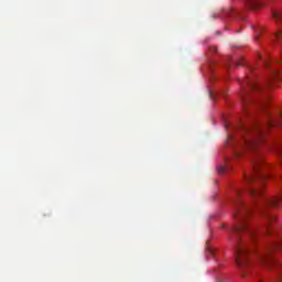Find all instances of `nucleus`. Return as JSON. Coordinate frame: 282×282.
Listing matches in <instances>:
<instances>
[{
	"instance_id": "nucleus-1",
	"label": "nucleus",
	"mask_w": 282,
	"mask_h": 282,
	"mask_svg": "<svg viewBox=\"0 0 282 282\" xmlns=\"http://www.w3.org/2000/svg\"><path fill=\"white\" fill-rule=\"evenodd\" d=\"M254 173L247 176L248 184H258L257 187H249L248 193L254 199V204L259 210H261L265 224L262 227L253 228L248 224V216L252 213V208L246 206L243 200L238 198L235 202L234 217L237 219V225L232 228L234 235H236L237 248H236V263L238 268H246L252 261V257H256L258 263L265 265L269 270L276 271L279 274L282 272V264L280 261L274 260V252L282 250V237L274 236L271 241L263 242L259 247L250 248L248 245L241 241V236L250 238L253 245L257 243V239H261L262 235H272L270 226L276 221V217L272 214H268L265 208H279L282 204V194L274 198H263V182L268 180V175L259 172L260 160L253 161Z\"/></svg>"
},
{
	"instance_id": "nucleus-2",
	"label": "nucleus",
	"mask_w": 282,
	"mask_h": 282,
	"mask_svg": "<svg viewBox=\"0 0 282 282\" xmlns=\"http://www.w3.org/2000/svg\"><path fill=\"white\" fill-rule=\"evenodd\" d=\"M268 117L269 120L265 124L253 122L251 128L242 126L243 149L254 151L257 147L263 142V135H265V131H268L270 127H273V124H281V122H279V120H276L271 115Z\"/></svg>"
},
{
	"instance_id": "nucleus-3",
	"label": "nucleus",
	"mask_w": 282,
	"mask_h": 282,
	"mask_svg": "<svg viewBox=\"0 0 282 282\" xmlns=\"http://www.w3.org/2000/svg\"><path fill=\"white\" fill-rule=\"evenodd\" d=\"M250 10H259L263 2L261 0H242Z\"/></svg>"
},
{
	"instance_id": "nucleus-4",
	"label": "nucleus",
	"mask_w": 282,
	"mask_h": 282,
	"mask_svg": "<svg viewBox=\"0 0 282 282\" xmlns=\"http://www.w3.org/2000/svg\"><path fill=\"white\" fill-rule=\"evenodd\" d=\"M245 83L249 87L250 91H261L263 89V87H261L257 82L250 80V78H247Z\"/></svg>"
},
{
	"instance_id": "nucleus-5",
	"label": "nucleus",
	"mask_w": 282,
	"mask_h": 282,
	"mask_svg": "<svg viewBox=\"0 0 282 282\" xmlns=\"http://www.w3.org/2000/svg\"><path fill=\"white\" fill-rule=\"evenodd\" d=\"M272 17H273L274 21H276V22L282 21L281 11H273Z\"/></svg>"
},
{
	"instance_id": "nucleus-6",
	"label": "nucleus",
	"mask_w": 282,
	"mask_h": 282,
	"mask_svg": "<svg viewBox=\"0 0 282 282\" xmlns=\"http://www.w3.org/2000/svg\"><path fill=\"white\" fill-rule=\"evenodd\" d=\"M234 13V10L232 9H227V10H225L224 11V17H230V14H232Z\"/></svg>"
},
{
	"instance_id": "nucleus-7",
	"label": "nucleus",
	"mask_w": 282,
	"mask_h": 282,
	"mask_svg": "<svg viewBox=\"0 0 282 282\" xmlns=\"http://www.w3.org/2000/svg\"><path fill=\"white\" fill-rule=\"evenodd\" d=\"M218 173L221 175L224 173H226V167L225 166H218Z\"/></svg>"
},
{
	"instance_id": "nucleus-8",
	"label": "nucleus",
	"mask_w": 282,
	"mask_h": 282,
	"mask_svg": "<svg viewBox=\"0 0 282 282\" xmlns=\"http://www.w3.org/2000/svg\"><path fill=\"white\" fill-rule=\"evenodd\" d=\"M275 36H276L278 39H281L282 33H281V32H278V33L275 34Z\"/></svg>"
},
{
	"instance_id": "nucleus-9",
	"label": "nucleus",
	"mask_w": 282,
	"mask_h": 282,
	"mask_svg": "<svg viewBox=\"0 0 282 282\" xmlns=\"http://www.w3.org/2000/svg\"><path fill=\"white\" fill-rule=\"evenodd\" d=\"M268 87H272V82L267 83Z\"/></svg>"
},
{
	"instance_id": "nucleus-10",
	"label": "nucleus",
	"mask_w": 282,
	"mask_h": 282,
	"mask_svg": "<svg viewBox=\"0 0 282 282\" xmlns=\"http://www.w3.org/2000/svg\"><path fill=\"white\" fill-rule=\"evenodd\" d=\"M279 116H282V111H280V112L276 115V118H279Z\"/></svg>"
},
{
	"instance_id": "nucleus-11",
	"label": "nucleus",
	"mask_w": 282,
	"mask_h": 282,
	"mask_svg": "<svg viewBox=\"0 0 282 282\" xmlns=\"http://www.w3.org/2000/svg\"><path fill=\"white\" fill-rule=\"evenodd\" d=\"M210 98H213V93H209Z\"/></svg>"
},
{
	"instance_id": "nucleus-12",
	"label": "nucleus",
	"mask_w": 282,
	"mask_h": 282,
	"mask_svg": "<svg viewBox=\"0 0 282 282\" xmlns=\"http://www.w3.org/2000/svg\"><path fill=\"white\" fill-rule=\"evenodd\" d=\"M264 65H267V66H268V62H267V61H264Z\"/></svg>"
},
{
	"instance_id": "nucleus-13",
	"label": "nucleus",
	"mask_w": 282,
	"mask_h": 282,
	"mask_svg": "<svg viewBox=\"0 0 282 282\" xmlns=\"http://www.w3.org/2000/svg\"><path fill=\"white\" fill-rule=\"evenodd\" d=\"M242 98H243V100H248V99L246 98V96H243Z\"/></svg>"
}]
</instances>
